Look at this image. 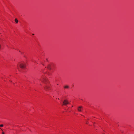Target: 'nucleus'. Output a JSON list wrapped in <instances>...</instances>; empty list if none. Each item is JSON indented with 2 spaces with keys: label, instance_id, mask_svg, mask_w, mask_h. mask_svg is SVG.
I'll list each match as a JSON object with an SVG mask.
<instances>
[{
  "label": "nucleus",
  "instance_id": "obj_1",
  "mask_svg": "<svg viewBox=\"0 0 134 134\" xmlns=\"http://www.w3.org/2000/svg\"><path fill=\"white\" fill-rule=\"evenodd\" d=\"M40 80H41L42 82L46 84L45 86L44 87V89L46 91L49 90L50 89V87L47 84V83L48 82V81L47 79L46 78H41Z\"/></svg>",
  "mask_w": 134,
  "mask_h": 134
},
{
  "label": "nucleus",
  "instance_id": "obj_2",
  "mask_svg": "<svg viewBox=\"0 0 134 134\" xmlns=\"http://www.w3.org/2000/svg\"><path fill=\"white\" fill-rule=\"evenodd\" d=\"M19 66L20 68L23 69L25 68V67L26 65L25 63H23L20 62L18 64L17 66L18 69L19 71H21L20 69V68L19 67Z\"/></svg>",
  "mask_w": 134,
  "mask_h": 134
},
{
  "label": "nucleus",
  "instance_id": "obj_3",
  "mask_svg": "<svg viewBox=\"0 0 134 134\" xmlns=\"http://www.w3.org/2000/svg\"><path fill=\"white\" fill-rule=\"evenodd\" d=\"M68 104H69V102L68 101L66 100H65L63 102L62 105H66Z\"/></svg>",
  "mask_w": 134,
  "mask_h": 134
},
{
  "label": "nucleus",
  "instance_id": "obj_4",
  "mask_svg": "<svg viewBox=\"0 0 134 134\" xmlns=\"http://www.w3.org/2000/svg\"><path fill=\"white\" fill-rule=\"evenodd\" d=\"M77 110L79 111H81L82 110V107L81 106H80L78 107Z\"/></svg>",
  "mask_w": 134,
  "mask_h": 134
},
{
  "label": "nucleus",
  "instance_id": "obj_5",
  "mask_svg": "<svg viewBox=\"0 0 134 134\" xmlns=\"http://www.w3.org/2000/svg\"><path fill=\"white\" fill-rule=\"evenodd\" d=\"M47 68L49 70H51V65L49 64L48 65Z\"/></svg>",
  "mask_w": 134,
  "mask_h": 134
},
{
  "label": "nucleus",
  "instance_id": "obj_6",
  "mask_svg": "<svg viewBox=\"0 0 134 134\" xmlns=\"http://www.w3.org/2000/svg\"><path fill=\"white\" fill-rule=\"evenodd\" d=\"M15 21L16 23H18V20L16 19H15Z\"/></svg>",
  "mask_w": 134,
  "mask_h": 134
},
{
  "label": "nucleus",
  "instance_id": "obj_7",
  "mask_svg": "<svg viewBox=\"0 0 134 134\" xmlns=\"http://www.w3.org/2000/svg\"><path fill=\"white\" fill-rule=\"evenodd\" d=\"M69 87L67 86H65L64 87L65 88H68Z\"/></svg>",
  "mask_w": 134,
  "mask_h": 134
},
{
  "label": "nucleus",
  "instance_id": "obj_8",
  "mask_svg": "<svg viewBox=\"0 0 134 134\" xmlns=\"http://www.w3.org/2000/svg\"><path fill=\"white\" fill-rule=\"evenodd\" d=\"M3 126V124L0 125V127H2Z\"/></svg>",
  "mask_w": 134,
  "mask_h": 134
},
{
  "label": "nucleus",
  "instance_id": "obj_9",
  "mask_svg": "<svg viewBox=\"0 0 134 134\" xmlns=\"http://www.w3.org/2000/svg\"><path fill=\"white\" fill-rule=\"evenodd\" d=\"M2 134H4V132H2Z\"/></svg>",
  "mask_w": 134,
  "mask_h": 134
},
{
  "label": "nucleus",
  "instance_id": "obj_10",
  "mask_svg": "<svg viewBox=\"0 0 134 134\" xmlns=\"http://www.w3.org/2000/svg\"><path fill=\"white\" fill-rule=\"evenodd\" d=\"M32 35H34V34H32Z\"/></svg>",
  "mask_w": 134,
  "mask_h": 134
},
{
  "label": "nucleus",
  "instance_id": "obj_11",
  "mask_svg": "<svg viewBox=\"0 0 134 134\" xmlns=\"http://www.w3.org/2000/svg\"><path fill=\"white\" fill-rule=\"evenodd\" d=\"M86 124H88V122H87Z\"/></svg>",
  "mask_w": 134,
  "mask_h": 134
},
{
  "label": "nucleus",
  "instance_id": "obj_12",
  "mask_svg": "<svg viewBox=\"0 0 134 134\" xmlns=\"http://www.w3.org/2000/svg\"><path fill=\"white\" fill-rule=\"evenodd\" d=\"M0 129H1V128H0Z\"/></svg>",
  "mask_w": 134,
  "mask_h": 134
}]
</instances>
